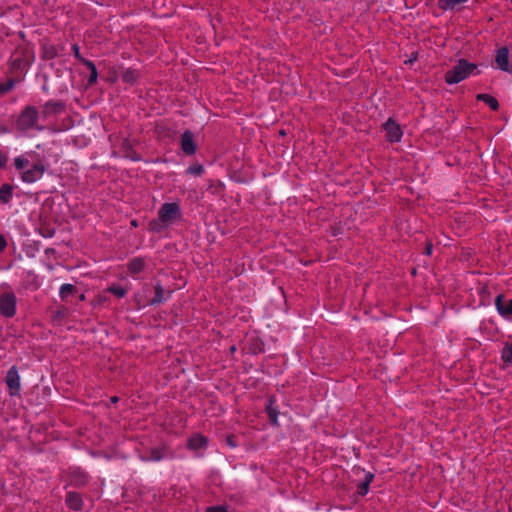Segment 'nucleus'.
Returning a JSON list of instances; mask_svg holds the SVG:
<instances>
[{
  "label": "nucleus",
  "mask_w": 512,
  "mask_h": 512,
  "mask_svg": "<svg viewBox=\"0 0 512 512\" xmlns=\"http://www.w3.org/2000/svg\"><path fill=\"white\" fill-rule=\"evenodd\" d=\"M111 401L116 403L118 401V398L116 396H114V397L111 398Z\"/></svg>",
  "instance_id": "nucleus-37"
},
{
  "label": "nucleus",
  "mask_w": 512,
  "mask_h": 512,
  "mask_svg": "<svg viewBox=\"0 0 512 512\" xmlns=\"http://www.w3.org/2000/svg\"><path fill=\"white\" fill-rule=\"evenodd\" d=\"M7 247V242L3 235L0 234V252L4 251Z\"/></svg>",
  "instance_id": "nucleus-34"
},
{
  "label": "nucleus",
  "mask_w": 512,
  "mask_h": 512,
  "mask_svg": "<svg viewBox=\"0 0 512 512\" xmlns=\"http://www.w3.org/2000/svg\"><path fill=\"white\" fill-rule=\"evenodd\" d=\"M15 82L13 80H8L5 83H0V95H3L9 92L14 87Z\"/></svg>",
  "instance_id": "nucleus-27"
},
{
  "label": "nucleus",
  "mask_w": 512,
  "mask_h": 512,
  "mask_svg": "<svg viewBox=\"0 0 512 512\" xmlns=\"http://www.w3.org/2000/svg\"><path fill=\"white\" fill-rule=\"evenodd\" d=\"M131 224H132L133 226H137V223H136V221H135V220H133V221L131 222Z\"/></svg>",
  "instance_id": "nucleus-38"
},
{
  "label": "nucleus",
  "mask_w": 512,
  "mask_h": 512,
  "mask_svg": "<svg viewBox=\"0 0 512 512\" xmlns=\"http://www.w3.org/2000/svg\"><path fill=\"white\" fill-rule=\"evenodd\" d=\"M84 65H86L88 67V69L90 70L88 83L94 84L97 81V76H98L95 64L92 61H84Z\"/></svg>",
  "instance_id": "nucleus-23"
},
{
  "label": "nucleus",
  "mask_w": 512,
  "mask_h": 512,
  "mask_svg": "<svg viewBox=\"0 0 512 512\" xmlns=\"http://www.w3.org/2000/svg\"><path fill=\"white\" fill-rule=\"evenodd\" d=\"M230 350H231V352H234V351L236 350L235 346H232V347L230 348Z\"/></svg>",
  "instance_id": "nucleus-39"
},
{
  "label": "nucleus",
  "mask_w": 512,
  "mask_h": 512,
  "mask_svg": "<svg viewBox=\"0 0 512 512\" xmlns=\"http://www.w3.org/2000/svg\"><path fill=\"white\" fill-rule=\"evenodd\" d=\"M28 163L29 161L23 156L17 157L14 160L15 167L18 170H23L28 165Z\"/></svg>",
  "instance_id": "nucleus-28"
},
{
  "label": "nucleus",
  "mask_w": 512,
  "mask_h": 512,
  "mask_svg": "<svg viewBox=\"0 0 512 512\" xmlns=\"http://www.w3.org/2000/svg\"><path fill=\"white\" fill-rule=\"evenodd\" d=\"M206 443H207V439L205 437H203L201 435H196V436L190 438L188 445L191 449L196 450V449L204 447L206 445Z\"/></svg>",
  "instance_id": "nucleus-20"
},
{
  "label": "nucleus",
  "mask_w": 512,
  "mask_h": 512,
  "mask_svg": "<svg viewBox=\"0 0 512 512\" xmlns=\"http://www.w3.org/2000/svg\"><path fill=\"white\" fill-rule=\"evenodd\" d=\"M495 62L501 70L505 72L511 71L509 65V50L506 47H502L497 51Z\"/></svg>",
  "instance_id": "nucleus-11"
},
{
  "label": "nucleus",
  "mask_w": 512,
  "mask_h": 512,
  "mask_svg": "<svg viewBox=\"0 0 512 512\" xmlns=\"http://www.w3.org/2000/svg\"><path fill=\"white\" fill-rule=\"evenodd\" d=\"M364 473V479L360 481L356 487H357V494L359 496H365L368 493L369 485L374 479V474L371 472H364L361 468H355L354 474L359 476L360 474Z\"/></svg>",
  "instance_id": "nucleus-8"
},
{
  "label": "nucleus",
  "mask_w": 512,
  "mask_h": 512,
  "mask_svg": "<svg viewBox=\"0 0 512 512\" xmlns=\"http://www.w3.org/2000/svg\"><path fill=\"white\" fill-rule=\"evenodd\" d=\"M496 307L500 314L510 315L512 314V299L505 303L503 295H498L495 300Z\"/></svg>",
  "instance_id": "nucleus-14"
},
{
  "label": "nucleus",
  "mask_w": 512,
  "mask_h": 512,
  "mask_svg": "<svg viewBox=\"0 0 512 512\" xmlns=\"http://www.w3.org/2000/svg\"><path fill=\"white\" fill-rule=\"evenodd\" d=\"M227 442H228L229 445L234 446V443L232 442L231 437L227 438Z\"/></svg>",
  "instance_id": "nucleus-36"
},
{
  "label": "nucleus",
  "mask_w": 512,
  "mask_h": 512,
  "mask_svg": "<svg viewBox=\"0 0 512 512\" xmlns=\"http://www.w3.org/2000/svg\"><path fill=\"white\" fill-rule=\"evenodd\" d=\"M181 149L186 155H193L196 153V144L194 142L193 133L186 130L181 137Z\"/></svg>",
  "instance_id": "nucleus-10"
},
{
  "label": "nucleus",
  "mask_w": 512,
  "mask_h": 512,
  "mask_svg": "<svg viewBox=\"0 0 512 512\" xmlns=\"http://www.w3.org/2000/svg\"><path fill=\"white\" fill-rule=\"evenodd\" d=\"M6 383L10 390V395H17L20 391V376L16 366L11 367L6 375Z\"/></svg>",
  "instance_id": "nucleus-7"
},
{
  "label": "nucleus",
  "mask_w": 512,
  "mask_h": 512,
  "mask_svg": "<svg viewBox=\"0 0 512 512\" xmlns=\"http://www.w3.org/2000/svg\"><path fill=\"white\" fill-rule=\"evenodd\" d=\"M502 360L506 364H512V343L507 344L502 351Z\"/></svg>",
  "instance_id": "nucleus-25"
},
{
  "label": "nucleus",
  "mask_w": 512,
  "mask_h": 512,
  "mask_svg": "<svg viewBox=\"0 0 512 512\" xmlns=\"http://www.w3.org/2000/svg\"><path fill=\"white\" fill-rule=\"evenodd\" d=\"M154 289L155 296L148 302L150 305L160 304L167 299L165 290L159 283L155 285Z\"/></svg>",
  "instance_id": "nucleus-17"
},
{
  "label": "nucleus",
  "mask_w": 512,
  "mask_h": 512,
  "mask_svg": "<svg viewBox=\"0 0 512 512\" xmlns=\"http://www.w3.org/2000/svg\"><path fill=\"white\" fill-rule=\"evenodd\" d=\"M206 512H228V511L223 506H213V507L207 508Z\"/></svg>",
  "instance_id": "nucleus-32"
},
{
  "label": "nucleus",
  "mask_w": 512,
  "mask_h": 512,
  "mask_svg": "<svg viewBox=\"0 0 512 512\" xmlns=\"http://www.w3.org/2000/svg\"><path fill=\"white\" fill-rule=\"evenodd\" d=\"M46 171V167L43 163L38 162L32 166V168L24 171L22 173V180L26 183H33L42 178Z\"/></svg>",
  "instance_id": "nucleus-6"
},
{
  "label": "nucleus",
  "mask_w": 512,
  "mask_h": 512,
  "mask_svg": "<svg viewBox=\"0 0 512 512\" xmlns=\"http://www.w3.org/2000/svg\"><path fill=\"white\" fill-rule=\"evenodd\" d=\"M74 293H76V288L72 284H63L60 287L59 294L62 300H66L70 295H73Z\"/></svg>",
  "instance_id": "nucleus-21"
},
{
  "label": "nucleus",
  "mask_w": 512,
  "mask_h": 512,
  "mask_svg": "<svg viewBox=\"0 0 512 512\" xmlns=\"http://www.w3.org/2000/svg\"><path fill=\"white\" fill-rule=\"evenodd\" d=\"M266 411L268 413L269 419L274 425H278L277 417H278V410L276 407V401L274 398H270L268 400V404L266 406Z\"/></svg>",
  "instance_id": "nucleus-16"
},
{
  "label": "nucleus",
  "mask_w": 512,
  "mask_h": 512,
  "mask_svg": "<svg viewBox=\"0 0 512 512\" xmlns=\"http://www.w3.org/2000/svg\"><path fill=\"white\" fill-rule=\"evenodd\" d=\"M84 299H85V296L82 294V295L80 296V300H84Z\"/></svg>",
  "instance_id": "nucleus-40"
},
{
  "label": "nucleus",
  "mask_w": 512,
  "mask_h": 512,
  "mask_svg": "<svg viewBox=\"0 0 512 512\" xmlns=\"http://www.w3.org/2000/svg\"><path fill=\"white\" fill-rule=\"evenodd\" d=\"M30 64V53L27 49H16L10 58V67L14 72L22 71Z\"/></svg>",
  "instance_id": "nucleus-4"
},
{
  "label": "nucleus",
  "mask_w": 512,
  "mask_h": 512,
  "mask_svg": "<svg viewBox=\"0 0 512 512\" xmlns=\"http://www.w3.org/2000/svg\"><path fill=\"white\" fill-rule=\"evenodd\" d=\"M56 49L51 45L43 46L42 57L43 59L50 60L56 57Z\"/></svg>",
  "instance_id": "nucleus-24"
},
{
  "label": "nucleus",
  "mask_w": 512,
  "mask_h": 512,
  "mask_svg": "<svg viewBox=\"0 0 512 512\" xmlns=\"http://www.w3.org/2000/svg\"><path fill=\"white\" fill-rule=\"evenodd\" d=\"M162 457V453L158 449H153L151 450L150 456L147 459L159 461L162 459Z\"/></svg>",
  "instance_id": "nucleus-30"
},
{
  "label": "nucleus",
  "mask_w": 512,
  "mask_h": 512,
  "mask_svg": "<svg viewBox=\"0 0 512 512\" xmlns=\"http://www.w3.org/2000/svg\"><path fill=\"white\" fill-rule=\"evenodd\" d=\"M7 157L4 153L0 151V168H3L6 165Z\"/></svg>",
  "instance_id": "nucleus-35"
},
{
  "label": "nucleus",
  "mask_w": 512,
  "mask_h": 512,
  "mask_svg": "<svg viewBox=\"0 0 512 512\" xmlns=\"http://www.w3.org/2000/svg\"><path fill=\"white\" fill-rule=\"evenodd\" d=\"M65 502L67 506L74 511H79L82 509V498L76 492H68L66 495Z\"/></svg>",
  "instance_id": "nucleus-12"
},
{
  "label": "nucleus",
  "mask_w": 512,
  "mask_h": 512,
  "mask_svg": "<svg viewBox=\"0 0 512 512\" xmlns=\"http://www.w3.org/2000/svg\"><path fill=\"white\" fill-rule=\"evenodd\" d=\"M0 313L11 318L16 313V297L12 292H5L0 295Z\"/></svg>",
  "instance_id": "nucleus-5"
},
{
  "label": "nucleus",
  "mask_w": 512,
  "mask_h": 512,
  "mask_svg": "<svg viewBox=\"0 0 512 512\" xmlns=\"http://www.w3.org/2000/svg\"><path fill=\"white\" fill-rule=\"evenodd\" d=\"M72 50H73V52H74V56H75V57H76L80 62H82V63L84 64V61H88L87 59H84V58L81 56V54H80V52H79V46H78L77 44H74V45L72 46Z\"/></svg>",
  "instance_id": "nucleus-31"
},
{
  "label": "nucleus",
  "mask_w": 512,
  "mask_h": 512,
  "mask_svg": "<svg viewBox=\"0 0 512 512\" xmlns=\"http://www.w3.org/2000/svg\"><path fill=\"white\" fill-rule=\"evenodd\" d=\"M12 191H13V188L11 185L3 184L0 187V201L5 204L8 203L11 200Z\"/></svg>",
  "instance_id": "nucleus-19"
},
{
  "label": "nucleus",
  "mask_w": 512,
  "mask_h": 512,
  "mask_svg": "<svg viewBox=\"0 0 512 512\" xmlns=\"http://www.w3.org/2000/svg\"><path fill=\"white\" fill-rule=\"evenodd\" d=\"M138 76H139V74L136 70L127 69L126 71L123 72L122 79L126 83L133 84L137 80Z\"/></svg>",
  "instance_id": "nucleus-22"
},
{
  "label": "nucleus",
  "mask_w": 512,
  "mask_h": 512,
  "mask_svg": "<svg viewBox=\"0 0 512 512\" xmlns=\"http://www.w3.org/2000/svg\"><path fill=\"white\" fill-rule=\"evenodd\" d=\"M65 105L60 101H48L43 106V114L44 116H49L52 114L60 113L64 110Z\"/></svg>",
  "instance_id": "nucleus-13"
},
{
  "label": "nucleus",
  "mask_w": 512,
  "mask_h": 512,
  "mask_svg": "<svg viewBox=\"0 0 512 512\" xmlns=\"http://www.w3.org/2000/svg\"><path fill=\"white\" fill-rule=\"evenodd\" d=\"M127 268L130 274L136 275L144 270L145 260L141 257H135L129 261Z\"/></svg>",
  "instance_id": "nucleus-15"
},
{
  "label": "nucleus",
  "mask_w": 512,
  "mask_h": 512,
  "mask_svg": "<svg viewBox=\"0 0 512 512\" xmlns=\"http://www.w3.org/2000/svg\"><path fill=\"white\" fill-rule=\"evenodd\" d=\"M150 225H151V226H152V225H155V226H156V225H157V223H156V222H150Z\"/></svg>",
  "instance_id": "nucleus-41"
},
{
  "label": "nucleus",
  "mask_w": 512,
  "mask_h": 512,
  "mask_svg": "<svg viewBox=\"0 0 512 512\" xmlns=\"http://www.w3.org/2000/svg\"><path fill=\"white\" fill-rule=\"evenodd\" d=\"M180 217V207L177 203H165L158 211V218L163 224H171Z\"/></svg>",
  "instance_id": "nucleus-3"
},
{
  "label": "nucleus",
  "mask_w": 512,
  "mask_h": 512,
  "mask_svg": "<svg viewBox=\"0 0 512 512\" xmlns=\"http://www.w3.org/2000/svg\"><path fill=\"white\" fill-rule=\"evenodd\" d=\"M384 130L386 132V138L390 142H398L402 137V130L400 126L395 123L392 119H389L384 124Z\"/></svg>",
  "instance_id": "nucleus-9"
},
{
  "label": "nucleus",
  "mask_w": 512,
  "mask_h": 512,
  "mask_svg": "<svg viewBox=\"0 0 512 512\" xmlns=\"http://www.w3.org/2000/svg\"><path fill=\"white\" fill-rule=\"evenodd\" d=\"M476 99L485 102L493 111H497L499 109L497 99L489 94H478Z\"/></svg>",
  "instance_id": "nucleus-18"
},
{
  "label": "nucleus",
  "mask_w": 512,
  "mask_h": 512,
  "mask_svg": "<svg viewBox=\"0 0 512 512\" xmlns=\"http://www.w3.org/2000/svg\"><path fill=\"white\" fill-rule=\"evenodd\" d=\"M476 69L477 66L475 64L470 63L465 59H460L452 69L445 73V81L448 84L459 83L473 74Z\"/></svg>",
  "instance_id": "nucleus-1"
},
{
  "label": "nucleus",
  "mask_w": 512,
  "mask_h": 512,
  "mask_svg": "<svg viewBox=\"0 0 512 512\" xmlns=\"http://www.w3.org/2000/svg\"><path fill=\"white\" fill-rule=\"evenodd\" d=\"M432 250H433V244L430 241H428L425 246V254L430 256L432 254Z\"/></svg>",
  "instance_id": "nucleus-33"
},
{
  "label": "nucleus",
  "mask_w": 512,
  "mask_h": 512,
  "mask_svg": "<svg viewBox=\"0 0 512 512\" xmlns=\"http://www.w3.org/2000/svg\"><path fill=\"white\" fill-rule=\"evenodd\" d=\"M39 113L36 107L26 106L18 116L16 126L21 131L35 127Z\"/></svg>",
  "instance_id": "nucleus-2"
},
{
  "label": "nucleus",
  "mask_w": 512,
  "mask_h": 512,
  "mask_svg": "<svg viewBox=\"0 0 512 512\" xmlns=\"http://www.w3.org/2000/svg\"><path fill=\"white\" fill-rule=\"evenodd\" d=\"M203 171H204V168L200 164L192 165L188 168V173L195 175V176H200L203 173Z\"/></svg>",
  "instance_id": "nucleus-29"
},
{
  "label": "nucleus",
  "mask_w": 512,
  "mask_h": 512,
  "mask_svg": "<svg viewBox=\"0 0 512 512\" xmlns=\"http://www.w3.org/2000/svg\"><path fill=\"white\" fill-rule=\"evenodd\" d=\"M107 290L118 298L124 297L127 293V290L121 286H110Z\"/></svg>",
  "instance_id": "nucleus-26"
}]
</instances>
